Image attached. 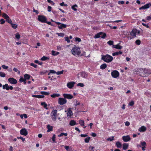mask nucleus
<instances>
[{
	"label": "nucleus",
	"mask_w": 151,
	"mask_h": 151,
	"mask_svg": "<svg viewBox=\"0 0 151 151\" xmlns=\"http://www.w3.org/2000/svg\"><path fill=\"white\" fill-rule=\"evenodd\" d=\"M8 81L11 83L15 84L17 83V80L14 78H9L8 79Z\"/></svg>",
	"instance_id": "nucleus-11"
},
{
	"label": "nucleus",
	"mask_w": 151,
	"mask_h": 151,
	"mask_svg": "<svg viewBox=\"0 0 151 151\" xmlns=\"http://www.w3.org/2000/svg\"><path fill=\"white\" fill-rule=\"evenodd\" d=\"M122 52L121 51H119L118 52H115L114 53H112V55L113 56H115V55H120L122 54Z\"/></svg>",
	"instance_id": "nucleus-29"
},
{
	"label": "nucleus",
	"mask_w": 151,
	"mask_h": 151,
	"mask_svg": "<svg viewBox=\"0 0 151 151\" xmlns=\"http://www.w3.org/2000/svg\"><path fill=\"white\" fill-rule=\"evenodd\" d=\"M80 104V102L77 101H76L74 104V105L75 106H77V105H79Z\"/></svg>",
	"instance_id": "nucleus-63"
},
{
	"label": "nucleus",
	"mask_w": 151,
	"mask_h": 151,
	"mask_svg": "<svg viewBox=\"0 0 151 151\" xmlns=\"http://www.w3.org/2000/svg\"><path fill=\"white\" fill-rule=\"evenodd\" d=\"M63 70H62L60 71H58L56 72V74L57 75L62 74L63 73Z\"/></svg>",
	"instance_id": "nucleus-50"
},
{
	"label": "nucleus",
	"mask_w": 151,
	"mask_h": 151,
	"mask_svg": "<svg viewBox=\"0 0 151 151\" xmlns=\"http://www.w3.org/2000/svg\"><path fill=\"white\" fill-rule=\"evenodd\" d=\"M81 76L84 78H86L88 76V74L85 72H82L80 73Z\"/></svg>",
	"instance_id": "nucleus-16"
},
{
	"label": "nucleus",
	"mask_w": 151,
	"mask_h": 151,
	"mask_svg": "<svg viewBox=\"0 0 151 151\" xmlns=\"http://www.w3.org/2000/svg\"><path fill=\"white\" fill-rule=\"evenodd\" d=\"M57 110H53L50 114L52 119V121H55L56 120L57 116Z\"/></svg>",
	"instance_id": "nucleus-3"
},
{
	"label": "nucleus",
	"mask_w": 151,
	"mask_h": 151,
	"mask_svg": "<svg viewBox=\"0 0 151 151\" xmlns=\"http://www.w3.org/2000/svg\"><path fill=\"white\" fill-rule=\"evenodd\" d=\"M151 6V3H148L147 4L143 6H142L141 7L139 8V9H145L149 8Z\"/></svg>",
	"instance_id": "nucleus-13"
},
{
	"label": "nucleus",
	"mask_w": 151,
	"mask_h": 151,
	"mask_svg": "<svg viewBox=\"0 0 151 151\" xmlns=\"http://www.w3.org/2000/svg\"><path fill=\"white\" fill-rule=\"evenodd\" d=\"M67 100L64 98H59L58 99V103L60 105H63L66 104Z\"/></svg>",
	"instance_id": "nucleus-8"
},
{
	"label": "nucleus",
	"mask_w": 151,
	"mask_h": 151,
	"mask_svg": "<svg viewBox=\"0 0 151 151\" xmlns=\"http://www.w3.org/2000/svg\"><path fill=\"white\" fill-rule=\"evenodd\" d=\"M73 112L72 111L69 109L68 111V113H67V116H71L73 115Z\"/></svg>",
	"instance_id": "nucleus-25"
},
{
	"label": "nucleus",
	"mask_w": 151,
	"mask_h": 151,
	"mask_svg": "<svg viewBox=\"0 0 151 151\" xmlns=\"http://www.w3.org/2000/svg\"><path fill=\"white\" fill-rule=\"evenodd\" d=\"M112 47L114 48H115L118 49H121L122 48V47L119 45V44H117L116 45H113Z\"/></svg>",
	"instance_id": "nucleus-18"
},
{
	"label": "nucleus",
	"mask_w": 151,
	"mask_h": 151,
	"mask_svg": "<svg viewBox=\"0 0 151 151\" xmlns=\"http://www.w3.org/2000/svg\"><path fill=\"white\" fill-rule=\"evenodd\" d=\"M13 89V87L12 86H9L8 84H7V86L6 87V90H12Z\"/></svg>",
	"instance_id": "nucleus-36"
},
{
	"label": "nucleus",
	"mask_w": 151,
	"mask_h": 151,
	"mask_svg": "<svg viewBox=\"0 0 151 151\" xmlns=\"http://www.w3.org/2000/svg\"><path fill=\"white\" fill-rule=\"evenodd\" d=\"M41 105L43 106V107L46 109H48V108H47V104L45 102H42L41 103Z\"/></svg>",
	"instance_id": "nucleus-24"
},
{
	"label": "nucleus",
	"mask_w": 151,
	"mask_h": 151,
	"mask_svg": "<svg viewBox=\"0 0 151 151\" xmlns=\"http://www.w3.org/2000/svg\"><path fill=\"white\" fill-rule=\"evenodd\" d=\"M142 145V150H145V146L146 145V144L145 142H143L141 143Z\"/></svg>",
	"instance_id": "nucleus-28"
},
{
	"label": "nucleus",
	"mask_w": 151,
	"mask_h": 151,
	"mask_svg": "<svg viewBox=\"0 0 151 151\" xmlns=\"http://www.w3.org/2000/svg\"><path fill=\"white\" fill-rule=\"evenodd\" d=\"M49 58L45 56H43L40 59V60L42 61H45L46 60H49Z\"/></svg>",
	"instance_id": "nucleus-32"
},
{
	"label": "nucleus",
	"mask_w": 151,
	"mask_h": 151,
	"mask_svg": "<svg viewBox=\"0 0 151 151\" xmlns=\"http://www.w3.org/2000/svg\"><path fill=\"white\" fill-rule=\"evenodd\" d=\"M65 148L67 151H74L72 149L71 147H69L68 146H66Z\"/></svg>",
	"instance_id": "nucleus-23"
},
{
	"label": "nucleus",
	"mask_w": 151,
	"mask_h": 151,
	"mask_svg": "<svg viewBox=\"0 0 151 151\" xmlns=\"http://www.w3.org/2000/svg\"><path fill=\"white\" fill-rule=\"evenodd\" d=\"M31 76H30L27 74H26L24 75V78L26 79V80H29V79Z\"/></svg>",
	"instance_id": "nucleus-27"
},
{
	"label": "nucleus",
	"mask_w": 151,
	"mask_h": 151,
	"mask_svg": "<svg viewBox=\"0 0 151 151\" xmlns=\"http://www.w3.org/2000/svg\"><path fill=\"white\" fill-rule=\"evenodd\" d=\"M101 59L106 63H109L112 61L113 60V57L109 55H102Z\"/></svg>",
	"instance_id": "nucleus-2"
},
{
	"label": "nucleus",
	"mask_w": 151,
	"mask_h": 151,
	"mask_svg": "<svg viewBox=\"0 0 151 151\" xmlns=\"http://www.w3.org/2000/svg\"><path fill=\"white\" fill-rule=\"evenodd\" d=\"M47 72V70H43L40 72V73L41 75H44Z\"/></svg>",
	"instance_id": "nucleus-48"
},
{
	"label": "nucleus",
	"mask_w": 151,
	"mask_h": 151,
	"mask_svg": "<svg viewBox=\"0 0 151 151\" xmlns=\"http://www.w3.org/2000/svg\"><path fill=\"white\" fill-rule=\"evenodd\" d=\"M55 135L54 134L52 138V140L53 142L56 143V142L55 141Z\"/></svg>",
	"instance_id": "nucleus-41"
},
{
	"label": "nucleus",
	"mask_w": 151,
	"mask_h": 151,
	"mask_svg": "<svg viewBox=\"0 0 151 151\" xmlns=\"http://www.w3.org/2000/svg\"><path fill=\"white\" fill-rule=\"evenodd\" d=\"M1 67L3 69H7L8 68V66H6L4 65H2Z\"/></svg>",
	"instance_id": "nucleus-62"
},
{
	"label": "nucleus",
	"mask_w": 151,
	"mask_h": 151,
	"mask_svg": "<svg viewBox=\"0 0 151 151\" xmlns=\"http://www.w3.org/2000/svg\"><path fill=\"white\" fill-rule=\"evenodd\" d=\"M30 65L31 66H32V67H33L34 68H37V65L36 64H34V63H31L30 64Z\"/></svg>",
	"instance_id": "nucleus-55"
},
{
	"label": "nucleus",
	"mask_w": 151,
	"mask_h": 151,
	"mask_svg": "<svg viewBox=\"0 0 151 151\" xmlns=\"http://www.w3.org/2000/svg\"><path fill=\"white\" fill-rule=\"evenodd\" d=\"M136 71L137 72H139L137 73L139 74V75L142 76L146 77L147 76V75H145V69L139 68L137 69Z\"/></svg>",
	"instance_id": "nucleus-4"
},
{
	"label": "nucleus",
	"mask_w": 151,
	"mask_h": 151,
	"mask_svg": "<svg viewBox=\"0 0 151 151\" xmlns=\"http://www.w3.org/2000/svg\"><path fill=\"white\" fill-rule=\"evenodd\" d=\"M5 74L3 72H0V76L2 77H5Z\"/></svg>",
	"instance_id": "nucleus-44"
},
{
	"label": "nucleus",
	"mask_w": 151,
	"mask_h": 151,
	"mask_svg": "<svg viewBox=\"0 0 151 151\" xmlns=\"http://www.w3.org/2000/svg\"><path fill=\"white\" fill-rule=\"evenodd\" d=\"M56 34L57 35H58L59 36H60L63 37L64 36V34L63 33H57Z\"/></svg>",
	"instance_id": "nucleus-46"
},
{
	"label": "nucleus",
	"mask_w": 151,
	"mask_h": 151,
	"mask_svg": "<svg viewBox=\"0 0 151 151\" xmlns=\"http://www.w3.org/2000/svg\"><path fill=\"white\" fill-rule=\"evenodd\" d=\"M38 20L40 22L44 23L47 20L46 17L43 15H40L38 16Z\"/></svg>",
	"instance_id": "nucleus-6"
},
{
	"label": "nucleus",
	"mask_w": 151,
	"mask_h": 151,
	"mask_svg": "<svg viewBox=\"0 0 151 151\" xmlns=\"http://www.w3.org/2000/svg\"><path fill=\"white\" fill-rule=\"evenodd\" d=\"M40 93L42 95H48L50 94V93L49 92H46L45 91H41Z\"/></svg>",
	"instance_id": "nucleus-38"
},
{
	"label": "nucleus",
	"mask_w": 151,
	"mask_h": 151,
	"mask_svg": "<svg viewBox=\"0 0 151 151\" xmlns=\"http://www.w3.org/2000/svg\"><path fill=\"white\" fill-rule=\"evenodd\" d=\"M107 67V65L106 64L104 63L101 65L100 66L101 69H105Z\"/></svg>",
	"instance_id": "nucleus-39"
},
{
	"label": "nucleus",
	"mask_w": 151,
	"mask_h": 151,
	"mask_svg": "<svg viewBox=\"0 0 151 151\" xmlns=\"http://www.w3.org/2000/svg\"><path fill=\"white\" fill-rule=\"evenodd\" d=\"M15 37L18 40H19L20 38V35L18 33L15 34Z\"/></svg>",
	"instance_id": "nucleus-43"
},
{
	"label": "nucleus",
	"mask_w": 151,
	"mask_h": 151,
	"mask_svg": "<svg viewBox=\"0 0 151 151\" xmlns=\"http://www.w3.org/2000/svg\"><path fill=\"white\" fill-rule=\"evenodd\" d=\"M5 22V21L3 19H1L0 20V24H3Z\"/></svg>",
	"instance_id": "nucleus-60"
},
{
	"label": "nucleus",
	"mask_w": 151,
	"mask_h": 151,
	"mask_svg": "<svg viewBox=\"0 0 151 151\" xmlns=\"http://www.w3.org/2000/svg\"><path fill=\"white\" fill-rule=\"evenodd\" d=\"M140 33V31L136 29H133L132 31L130 33V35L132 36L133 38L135 37L136 35H138Z\"/></svg>",
	"instance_id": "nucleus-5"
},
{
	"label": "nucleus",
	"mask_w": 151,
	"mask_h": 151,
	"mask_svg": "<svg viewBox=\"0 0 151 151\" xmlns=\"http://www.w3.org/2000/svg\"><path fill=\"white\" fill-rule=\"evenodd\" d=\"M76 7H78V5L76 4L73 5L71 6V8L73 10H74L75 11H76L77 9L76 8Z\"/></svg>",
	"instance_id": "nucleus-34"
},
{
	"label": "nucleus",
	"mask_w": 151,
	"mask_h": 151,
	"mask_svg": "<svg viewBox=\"0 0 151 151\" xmlns=\"http://www.w3.org/2000/svg\"><path fill=\"white\" fill-rule=\"evenodd\" d=\"M111 75L113 77L116 78L119 76V73L116 70H114L111 72Z\"/></svg>",
	"instance_id": "nucleus-9"
},
{
	"label": "nucleus",
	"mask_w": 151,
	"mask_h": 151,
	"mask_svg": "<svg viewBox=\"0 0 151 151\" xmlns=\"http://www.w3.org/2000/svg\"><path fill=\"white\" fill-rule=\"evenodd\" d=\"M122 139L123 141L125 142H127L130 140L131 138L130 136L129 135L126 136H123Z\"/></svg>",
	"instance_id": "nucleus-14"
},
{
	"label": "nucleus",
	"mask_w": 151,
	"mask_h": 151,
	"mask_svg": "<svg viewBox=\"0 0 151 151\" xmlns=\"http://www.w3.org/2000/svg\"><path fill=\"white\" fill-rule=\"evenodd\" d=\"M114 140V137L112 136L108 138L106 140L108 141H111Z\"/></svg>",
	"instance_id": "nucleus-45"
},
{
	"label": "nucleus",
	"mask_w": 151,
	"mask_h": 151,
	"mask_svg": "<svg viewBox=\"0 0 151 151\" xmlns=\"http://www.w3.org/2000/svg\"><path fill=\"white\" fill-rule=\"evenodd\" d=\"M60 95L59 93H53L50 95V96L52 98H55L60 96Z\"/></svg>",
	"instance_id": "nucleus-21"
},
{
	"label": "nucleus",
	"mask_w": 151,
	"mask_h": 151,
	"mask_svg": "<svg viewBox=\"0 0 151 151\" xmlns=\"http://www.w3.org/2000/svg\"><path fill=\"white\" fill-rule=\"evenodd\" d=\"M75 41L76 42L78 41V42H80L81 41V40L80 38L76 37L75 38Z\"/></svg>",
	"instance_id": "nucleus-53"
},
{
	"label": "nucleus",
	"mask_w": 151,
	"mask_h": 151,
	"mask_svg": "<svg viewBox=\"0 0 151 151\" xmlns=\"http://www.w3.org/2000/svg\"><path fill=\"white\" fill-rule=\"evenodd\" d=\"M79 122L81 126L83 127L84 126V121L83 120H80L79 121Z\"/></svg>",
	"instance_id": "nucleus-31"
},
{
	"label": "nucleus",
	"mask_w": 151,
	"mask_h": 151,
	"mask_svg": "<svg viewBox=\"0 0 151 151\" xmlns=\"http://www.w3.org/2000/svg\"><path fill=\"white\" fill-rule=\"evenodd\" d=\"M76 124V122L74 120H71L70 121L69 125L73 126Z\"/></svg>",
	"instance_id": "nucleus-22"
},
{
	"label": "nucleus",
	"mask_w": 151,
	"mask_h": 151,
	"mask_svg": "<svg viewBox=\"0 0 151 151\" xmlns=\"http://www.w3.org/2000/svg\"><path fill=\"white\" fill-rule=\"evenodd\" d=\"M26 80L24 78H23L22 77L20 78L19 79V81L20 82H23L24 83V84H26Z\"/></svg>",
	"instance_id": "nucleus-33"
},
{
	"label": "nucleus",
	"mask_w": 151,
	"mask_h": 151,
	"mask_svg": "<svg viewBox=\"0 0 151 151\" xmlns=\"http://www.w3.org/2000/svg\"><path fill=\"white\" fill-rule=\"evenodd\" d=\"M21 134L25 136H27L28 134V132L25 128L22 129L20 131Z\"/></svg>",
	"instance_id": "nucleus-12"
},
{
	"label": "nucleus",
	"mask_w": 151,
	"mask_h": 151,
	"mask_svg": "<svg viewBox=\"0 0 151 151\" xmlns=\"http://www.w3.org/2000/svg\"><path fill=\"white\" fill-rule=\"evenodd\" d=\"M67 25L64 24H61L60 25H59L58 27L59 28V29H63V28H66L67 27Z\"/></svg>",
	"instance_id": "nucleus-19"
},
{
	"label": "nucleus",
	"mask_w": 151,
	"mask_h": 151,
	"mask_svg": "<svg viewBox=\"0 0 151 151\" xmlns=\"http://www.w3.org/2000/svg\"><path fill=\"white\" fill-rule=\"evenodd\" d=\"M72 54L75 56L81 55V51L80 48L78 47H74L71 50Z\"/></svg>",
	"instance_id": "nucleus-1"
},
{
	"label": "nucleus",
	"mask_w": 151,
	"mask_h": 151,
	"mask_svg": "<svg viewBox=\"0 0 151 151\" xmlns=\"http://www.w3.org/2000/svg\"><path fill=\"white\" fill-rule=\"evenodd\" d=\"M2 17H4L6 19L9 18V16L7 14L4 13L2 14Z\"/></svg>",
	"instance_id": "nucleus-37"
},
{
	"label": "nucleus",
	"mask_w": 151,
	"mask_h": 151,
	"mask_svg": "<svg viewBox=\"0 0 151 151\" xmlns=\"http://www.w3.org/2000/svg\"><path fill=\"white\" fill-rule=\"evenodd\" d=\"M13 70L15 72H18V74H19L20 72L19 70H18L17 68H14L13 69Z\"/></svg>",
	"instance_id": "nucleus-58"
},
{
	"label": "nucleus",
	"mask_w": 151,
	"mask_h": 151,
	"mask_svg": "<svg viewBox=\"0 0 151 151\" xmlns=\"http://www.w3.org/2000/svg\"><path fill=\"white\" fill-rule=\"evenodd\" d=\"M135 43L137 45H139L141 43L140 40H137L135 41Z\"/></svg>",
	"instance_id": "nucleus-59"
},
{
	"label": "nucleus",
	"mask_w": 151,
	"mask_h": 151,
	"mask_svg": "<svg viewBox=\"0 0 151 151\" xmlns=\"http://www.w3.org/2000/svg\"><path fill=\"white\" fill-rule=\"evenodd\" d=\"M90 139V137H86L85 139V142L86 143H88Z\"/></svg>",
	"instance_id": "nucleus-52"
},
{
	"label": "nucleus",
	"mask_w": 151,
	"mask_h": 151,
	"mask_svg": "<svg viewBox=\"0 0 151 151\" xmlns=\"http://www.w3.org/2000/svg\"><path fill=\"white\" fill-rule=\"evenodd\" d=\"M60 5L62 6H67V4H65L64 2H62V3L60 4Z\"/></svg>",
	"instance_id": "nucleus-64"
},
{
	"label": "nucleus",
	"mask_w": 151,
	"mask_h": 151,
	"mask_svg": "<svg viewBox=\"0 0 151 151\" xmlns=\"http://www.w3.org/2000/svg\"><path fill=\"white\" fill-rule=\"evenodd\" d=\"M77 86H79L81 87H83L84 86V85L83 83H79L77 84Z\"/></svg>",
	"instance_id": "nucleus-61"
},
{
	"label": "nucleus",
	"mask_w": 151,
	"mask_h": 151,
	"mask_svg": "<svg viewBox=\"0 0 151 151\" xmlns=\"http://www.w3.org/2000/svg\"><path fill=\"white\" fill-rule=\"evenodd\" d=\"M6 21L8 23L11 24L12 23V21L11 19L9 18H8L6 19Z\"/></svg>",
	"instance_id": "nucleus-49"
},
{
	"label": "nucleus",
	"mask_w": 151,
	"mask_h": 151,
	"mask_svg": "<svg viewBox=\"0 0 151 151\" xmlns=\"http://www.w3.org/2000/svg\"><path fill=\"white\" fill-rule=\"evenodd\" d=\"M128 144L127 143H124L123 144V149L124 150L127 149L128 148Z\"/></svg>",
	"instance_id": "nucleus-30"
},
{
	"label": "nucleus",
	"mask_w": 151,
	"mask_h": 151,
	"mask_svg": "<svg viewBox=\"0 0 151 151\" xmlns=\"http://www.w3.org/2000/svg\"><path fill=\"white\" fill-rule=\"evenodd\" d=\"M116 145L117 147L118 148H121L122 147V144L121 143L119 142H117L116 143Z\"/></svg>",
	"instance_id": "nucleus-35"
},
{
	"label": "nucleus",
	"mask_w": 151,
	"mask_h": 151,
	"mask_svg": "<svg viewBox=\"0 0 151 151\" xmlns=\"http://www.w3.org/2000/svg\"><path fill=\"white\" fill-rule=\"evenodd\" d=\"M114 42L110 40L107 42V43H108L110 45H114L113 44Z\"/></svg>",
	"instance_id": "nucleus-56"
},
{
	"label": "nucleus",
	"mask_w": 151,
	"mask_h": 151,
	"mask_svg": "<svg viewBox=\"0 0 151 151\" xmlns=\"http://www.w3.org/2000/svg\"><path fill=\"white\" fill-rule=\"evenodd\" d=\"M63 96L65 99H71L73 97V96L70 94L64 93L63 94Z\"/></svg>",
	"instance_id": "nucleus-10"
},
{
	"label": "nucleus",
	"mask_w": 151,
	"mask_h": 151,
	"mask_svg": "<svg viewBox=\"0 0 151 151\" xmlns=\"http://www.w3.org/2000/svg\"><path fill=\"white\" fill-rule=\"evenodd\" d=\"M11 25L12 27L14 29H16L17 27V26L16 24H13V23H12L11 24Z\"/></svg>",
	"instance_id": "nucleus-42"
},
{
	"label": "nucleus",
	"mask_w": 151,
	"mask_h": 151,
	"mask_svg": "<svg viewBox=\"0 0 151 151\" xmlns=\"http://www.w3.org/2000/svg\"><path fill=\"white\" fill-rule=\"evenodd\" d=\"M50 73H56V72L54 70H50V72L48 74V75H50Z\"/></svg>",
	"instance_id": "nucleus-47"
},
{
	"label": "nucleus",
	"mask_w": 151,
	"mask_h": 151,
	"mask_svg": "<svg viewBox=\"0 0 151 151\" xmlns=\"http://www.w3.org/2000/svg\"><path fill=\"white\" fill-rule=\"evenodd\" d=\"M67 135L68 134L67 133H61V134L58 135V137H60L63 136V135L66 136H67Z\"/></svg>",
	"instance_id": "nucleus-40"
},
{
	"label": "nucleus",
	"mask_w": 151,
	"mask_h": 151,
	"mask_svg": "<svg viewBox=\"0 0 151 151\" xmlns=\"http://www.w3.org/2000/svg\"><path fill=\"white\" fill-rule=\"evenodd\" d=\"M106 37V34L103 32H100L95 35V38L101 37L104 39Z\"/></svg>",
	"instance_id": "nucleus-7"
},
{
	"label": "nucleus",
	"mask_w": 151,
	"mask_h": 151,
	"mask_svg": "<svg viewBox=\"0 0 151 151\" xmlns=\"http://www.w3.org/2000/svg\"><path fill=\"white\" fill-rule=\"evenodd\" d=\"M147 129L146 127L144 126H141L138 129V130L140 132H145Z\"/></svg>",
	"instance_id": "nucleus-17"
},
{
	"label": "nucleus",
	"mask_w": 151,
	"mask_h": 151,
	"mask_svg": "<svg viewBox=\"0 0 151 151\" xmlns=\"http://www.w3.org/2000/svg\"><path fill=\"white\" fill-rule=\"evenodd\" d=\"M52 55L53 56H56L58 55L59 54V52H56L54 50L52 51Z\"/></svg>",
	"instance_id": "nucleus-26"
},
{
	"label": "nucleus",
	"mask_w": 151,
	"mask_h": 151,
	"mask_svg": "<svg viewBox=\"0 0 151 151\" xmlns=\"http://www.w3.org/2000/svg\"><path fill=\"white\" fill-rule=\"evenodd\" d=\"M65 40L67 41L69 43L70 42V40L69 38L68 37H65Z\"/></svg>",
	"instance_id": "nucleus-51"
},
{
	"label": "nucleus",
	"mask_w": 151,
	"mask_h": 151,
	"mask_svg": "<svg viewBox=\"0 0 151 151\" xmlns=\"http://www.w3.org/2000/svg\"><path fill=\"white\" fill-rule=\"evenodd\" d=\"M47 132H49L53 130V127L50 126V124H48L47 126Z\"/></svg>",
	"instance_id": "nucleus-20"
},
{
	"label": "nucleus",
	"mask_w": 151,
	"mask_h": 151,
	"mask_svg": "<svg viewBox=\"0 0 151 151\" xmlns=\"http://www.w3.org/2000/svg\"><path fill=\"white\" fill-rule=\"evenodd\" d=\"M75 83L73 82H70L67 83V86L69 88H72L74 86Z\"/></svg>",
	"instance_id": "nucleus-15"
},
{
	"label": "nucleus",
	"mask_w": 151,
	"mask_h": 151,
	"mask_svg": "<svg viewBox=\"0 0 151 151\" xmlns=\"http://www.w3.org/2000/svg\"><path fill=\"white\" fill-rule=\"evenodd\" d=\"M45 23H47V24L49 25H50L51 26H54V25L51 22H47V21H46V22H45Z\"/></svg>",
	"instance_id": "nucleus-57"
},
{
	"label": "nucleus",
	"mask_w": 151,
	"mask_h": 151,
	"mask_svg": "<svg viewBox=\"0 0 151 151\" xmlns=\"http://www.w3.org/2000/svg\"><path fill=\"white\" fill-rule=\"evenodd\" d=\"M134 102L133 101H131L129 104V105L130 106H132L134 105Z\"/></svg>",
	"instance_id": "nucleus-54"
}]
</instances>
